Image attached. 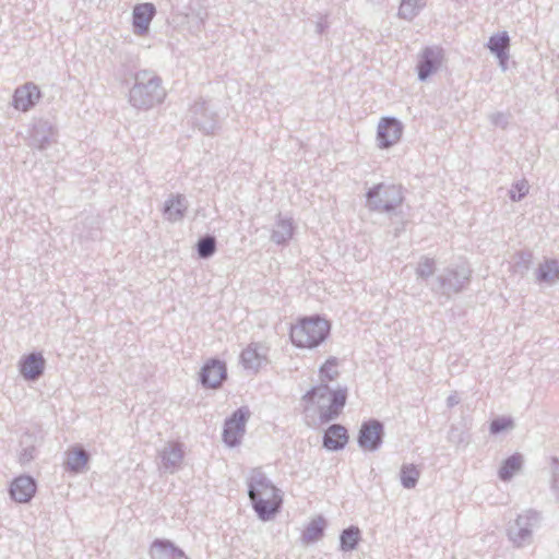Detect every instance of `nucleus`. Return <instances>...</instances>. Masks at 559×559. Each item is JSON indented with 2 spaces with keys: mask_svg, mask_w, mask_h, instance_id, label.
<instances>
[{
  "mask_svg": "<svg viewBox=\"0 0 559 559\" xmlns=\"http://www.w3.org/2000/svg\"><path fill=\"white\" fill-rule=\"evenodd\" d=\"M248 496L257 516L267 522L280 513L283 504L281 491L260 468H253L248 478Z\"/></svg>",
  "mask_w": 559,
  "mask_h": 559,
  "instance_id": "nucleus-1",
  "label": "nucleus"
},
{
  "mask_svg": "<svg viewBox=\"0 0 559 559\" xmlns=\"http://www.w3.org/2000/svg\"><path fill=\"white\" fill-rule=\"evenodd\" d=\"M165 96L162 79L154 72L141 70L134 74V84L129 93V103L132 107L147 110L160 104Z\"/></svg>",
  "mask_w": 559,
  "mask_h": 559,
  "instance_id": "nucleus-2",
  "label": "nucleus"
},
{
  "mask_svg": "<svg viewBox=\"0 0 559 559\" xmlns=\"http://www.w3.org/2000/svg\"><path fill=\"white\" fill-rule=\"evenodd\" d=\"M366 198L370 211L393 214L404 201L403 187L380 182L367 191Z\"/></svg>",
  "mask_w": 559,
  "mask_h": 559,
  "instance_id": "nucleus-3",
  "label": "nucleus"
},
{
  "mask_svg": "<svg viewBox=\"0 0 559 559\" xmlns=\"http://www.w3.org/2000/svg\"><path fill=\"white\" fill-rule=\"evenodd\" d=\"M317 408L321 423H330L338 418L347 401V388L334 390L328 384H317Z\"/></svg>",
  "mask_w": 559,
  "mask_h": 559,
  "instance_id": "nucleus-4",
  "label": "nucleus"
},
{
  "mask_svg": "<svg viewBox=\"0 0 559 559\" xmlns=\"http://www.w3.org/2000/svg\"><path fill=\"white\" fill-rule=\"evenodd\" d=\"M472 270L466 262L452 264L442 270L436 277L437 292L450 298L452 295L463 292L471 282Z\"/></svg>",
  "mask_w": 559,
  "mask_h": 559,
  "instance_id": "nucleus-5",
  "label": "nucleus"
},
{
  "mask_svg": "<svg viewBox=\"0 0 559 559\" xmlns=\"http://www.w3.org/2000/svg\"><path fill=\"white\" fill-rule=\"evenodd\" d=\"M540 512L528 509L519 514L514 523L508 528V537L518 548L531 544L533 531L539 526Z\"/></svg>",
  "mask_w": 559,
  "mask_h": 559,
  "instance_id": "nucleus-6",
  "label": "nucleus"
},
{
  "mask_svg": "<svg viewBox=\"0 0 559 559\" xmlns=\"http://www.w3.org/2000/svg\"><path fill=\"white\" fill-rule=\"evenodd\" d=\"M250 418V411L247 406L237 408L225 419L223 428V441L229 448L240 444L246 432V424Z\"/></svg>",
  "mask_w": 559,
  "mask_h": 559,
  "instance_id": "nucleus-7",
  "label": "nucleus"
},
{
  "mask_svg": "<svg viewBox=\"0 0 559 559\" xmlns=\"http://www.w3.org/2000/svg\"><path fill=\"white\" fill-rule=\"evenodd\" d=\"M190 119L194 127L205 134H213L219 127V119L214 107L206 100H197L190 108Z\"/></svg>",
  "mask_w": 559,
  "mask_h": 559,
  "instance_id": "nucleus-8",
  "label": "nucleus"
},
{
  "mask_svg": "<svg viewBox=\"0 0 559 559\" xmlns=\"http://www.w3.org/2000/svg\"><path fill=\"white\" fill-rule=\"evenodd\" d=\"M384 438V425L378 419H369L361 424L358 432V445L366 451L380 449Z\"/></svg>",
  "mask_w": 559,
  "mask_h": 559,
  "instance_id": "nucleus-9",
  "label": "nucleus"
},
{
  "mask_svg": "<svg viewBox=\"0 0 559 559\" xmlns=\"http://www.w3.org/2000/svg\"><path fill=\"white\" fill-rule=\"evenodd\" d=\"M443 60V49L439 46H428L420 53L417 72L419 81H426L436 73Z\"/></svg>",
  "mask_w": 559,
  "mask_h": 559,
  "instance_id": "nucleus-10",
  "label": "nucleus"
},
{
  "mask_svg": "<svg viewBox=\"0 0 559 559\" xmlns=\"http://www.w3.org/2000/svg\"><path fill=\"white\" fill-rule=\"evenodd\" d=\"M403 133V124L394 117L381 118L377 129V141L380 148H389L397 143Z\"/></svg>",
  "mask_w": 559,
  "mask_h": 559,
  "instance_id": "nucleus-11",
  "label": "nucleus"
},
{
  "mask_svg": "<svg viewBox=\"0 0 559 559\" xmlns=\"http://www.w3.org/2000/svg\"><path fill=\"white\" fill-rule=\"evenodd\" d=\"M226 378V365L217 358L207 360L200 371V382L204 388L216 389L222 385Z\"/></svg>",
  "mask_w": 559,
  "mask_h": 559,
  "instance_id": "nucleus-12",
  "label": "nucleus"
},
{
  "mask_svg": "<svg viewBox=\"0 0 559 559\" xmlns=\"http://www.w3.org/2000/svg\"><path fill=\"white\" fill-rule=\"evenodd\" d=\"M290 340L300 348L314 347V316L306 317L290 329Z\"/></svg>",
  "mask_w": 559,
  "mask_h": 559,
  "instance_id": "nucleus-13",
  "label": "nucleus"
},
{
  "mask_svg": "<svg viewBox=\"0 0 559 559\" xmlns=\"http://www.w3.org/2000/svg\"><path fill=\"white\" fill-rule=\"evenodd\" d=\"M45 365L46 360L43 354L33 352L20 359L19 370L26 381H37L44 374Z\"/></svg>",
  "mask_w": 559,
  "mask_h": 559,
  "instance_id": "nucleus-14",
  "label": "nucleus"
},
{
  "mask_svg": "<svg viewBox=\"0 0 559 559\" xmlns=\"http://www.w3.org/2000/svg\"><path fill=\"white\" fill-rule=\"evenodd\" d=\"M40 98V91L33 82L19 86L13 94L12 105L21 111H28Z\"/></svg>",
  "mask_w": 559,
  "mask_h": 559,
  "instance_id": "nucleus-15",
  "label": "nucleus"
},
{
  "mask_svg": "<svg viewBox=\"0 0 559 559\" xmlns=\"http://www.w3.org/2000/svg\"><path fill=\"white\" fill-rule=\"evenodd\" d=\"M55 141V130L51 123L46 120H38L34 123L29 133L28 145L33 148L44 151Z\"/></svg>",
  "mask_w": 559,
  "mask_h": 559,
  "instance_id": "nucleus-16",
  "label": "nucleus"
},
{
  "mask_svg": "<svg viewBox=\"0 0 559 559\" xmlns=\"http://www.w3.org/2000/svg\"><path fill=\"white\" fill-rule=\"evenodd\" d=\"M36 481L29 475L16 477L10 486L11 498L19 503L29 502L36 492Z\"/></svg>",
  "mask_w": 559,
  "mask_h": 559,
  "instance_id": "nucleus-17",
  "label": "nucleus"
},
{
  "mask_svg": "<svg viewBox=\"0 0 559 559\" xmlns=\"http://www.w3.org/2000/svg\"><path fill=\"white\" fill-rule=\"evenodd\" d=\"M156 14V8L151 2L136 4L132 13L133 31L136 35L147 34L150 24Z\"/></svg>",
  "mask_w": 559,
  "mask_h": 559,
  "instance_id": "nucleus-18",
  "label": "nucleus"
},
{
  "mask_svg": "<svg viewBox=\"0 0 559 559\" xmlns=\"http://www.w3.org/2000/svg\"><path fill=\"white\" fill-rule=\"evenodd\" d=\"M348 439L349 436L345 426L332 424L323 433L322 445L330 452H337L346 447Z\"/></svg>",
  "mask_w": 559,
  "mask_h": 559,
  "instance_id": "nucleus-19",
  "label": "nucleus"
},
{
  "mask_svg": "<svg viewBox=\"0 0 559 559\" xmlns=\"http://www.w3.org/2000/svg\"><path fill=\"white\" fill-rule=\"evenodd\" d=\"M189 202L185 194H170L163 206V215L170 223H177L183 219Z\"/></svg>",
  "mask_w": 559,
  "mask_h": 559,
  "instance_id": "nucleus-20",
  "label": "nucleus"
},
{
  "mask_svg": "<svg viewBox=\"0 0 559 559\" xmlns=\"http://www.w3.org/2000/svg\"><path fill=\"white\" fill-rule=\"evenodd\" d=\"M266 361V348L260 343L249 344L240 354V362L247 370L257 372Z\"/></svg>",
  "mask_w": 559,
  "mask_h": 559,
  "instance_id": "nucleus-21",
  "label": "nucleus"
},
{
  "mask_svg": "<svg viewBox=\"0 0 559 559\" xmlns=\"http://www.w3.org/2000/svg\"><path fill=\"white\" fill-rule=\"evenodd\" d=\"M487 47L490 52L493 53L499 60V66L501 67L502 71H506L510 48L509 34L506 31L493 34L490 36Z\"/></svg>",
  "mask_w": 559,
  "mask_h": 559,
  "instance_id": "nucleus-22",
  "label": "nucleus"
},
{
  "mask_svg": "<svg viewBox=\"0 0 559 559\" xmlns=\"http://www.w3.org/2000/svg\"><path fill=\"white\" fill-rule=\"evenodd\" d=\"M152 559H188L182 549L169 539H155L151 545Z\"/></svg>",
  "mask_w": 559,
  "mask_h": 559,
  "instance_id": "nucleus-23",
  "label": "nucleus"
},
{
  "mask_svg": "<svg viewBox=\"0 0 559 559\" xmlns=\"http://www.w3.org/2000/svg\"><path fill=\"white\" fill-rule=\"evenodd\" d=\"M162 466L165 471L174 473L183 459V450L180 443L169 442L160 451Z\"/></svg>",
  "mask_w": 559,
  "mask_h": 559,
  "instance_id": "nucleus-24",
  "label": "nucleus"
},
{
  "mask_svg": "<svg viewBox=\"0 0 559 559\" xmlns=\"http://www.w3.org/2000/svg\"><path fill=\"white\" fill-rule=\"evenodd\" d=\"M559 280V261L546 259L536 270V281L549 286L555 285Z\"/></svg>",
  "mask_w": 559,
  "mask_h": 559,
  "instance_id": "nucleus-25",
  "label": "nucleus"
},
{
  "mask_svg": "<svg viewBox=\"0 0 559 559\" xmlns=\"http://www.w3.org/2000/svg\"><path fill=\"white\" fill-rule=\"evenodd\" d=\"M524 460L521 453H514L502 461V464L498 471V477L502 481H509L512 477L518 474L522 466Z\"/></svg>",
  "mask_w": 559,
  "mask_h": 559,
  "instance_id": "nucleus-26",
  "label": "nucleus"
},
{
  "mask_svg": "<svg viewBox=\"0 0 559 559\" xmlns=\"http://www.w3.org/2000/svg\"><path fill=\"white\" fill-rule=\"evenodd\" d=\"M90 460V454L80 447L74 448L67 454L66 466L70 472L81 473Z\"/></svg>",
  "mask_w": 559,
  "mask_h": 559,
  "instance_id": "nucleus-27",
  "label": "nucleus"
},
{
  "mask_svg": "<svg viewBox=\"0 0 559 559\" xmlns=\"http://www.w3.org/2000/svg\"><path fill=\"white\" fill-rule=\"evenodd\" d=\"M340 359L331 356L329 357L319 368V380L320 384H328L330 381H334L340 376Z\"/></svg>",
  "mask_w": 559,
  "mask_h": 559,
  "instance_id": "nucleus-28",
  "label": "nucleus"
},
{
  "mask_svg": "<svg viewBox=\"0 0 559 559\" xmlns=\"http://www.w3.org/2000/svg\"><path fill=\"white\" fill-rule=\"evenodd\" d=\"M360 530L357 526H349L341 533L340 548L342 551H352L357 548L360 540Z\"/></svg>",
  "mask_w": 559,
  "mask_h": 559,
  "instance_id": "nucleus-29",
  "label": "nucleus"
},
{
  "mask_svg": "<svg viewBox=\"0 0 559 559\" xmlns=\"http://www.w3.org/2000/svg\"><path fill=\"white\" fill-rule=\"evenodd\" d=\"M293 236L292 219H278L271 235V240L276 245L285 243Z\"/></svg>",
  "mask_w": 559,
  "mask_h": 559,
  "instance_id": "nucleus-30",
  "label": "nucleus"
},
{
  "mask_svg": "<svg viewBox=\"0 0 559 559\" xmlns=\"http://www.w3.org/2000/svg\"><path fill=\"white\" fill-rule=\"evenodd\" d=\"M195 248L200 259H210L215 254L217 250V241L215 236L206 234L200 237Z\"/></svg>",
  "mask_w": 559,
  "mask_h": 559,
  "instance_id": "nucleus-31",
  "label": "nucleus"
},
{
  "mask_svg": "<svg viewBox=\"0 0 559 559\" xmlns=\"http://www.w3.org/2000/svg\"><path fill=\"white\" fill-rule=\"evenodd\" d=\"M299 405L305 416L306 424L312 427L314 424V385L306 391Z\"/></svg>",
  "mask_w": 559,
  "mask_h": 559,
  "instance_id": "nucleus-32",
  "label": "nucleus"
},
{
  "mask_svg": "<svg viewBox=\"0 0 559 559\" xmlns=\"http://www.w3.org/2000/svg\"><path fill=\"white\" fill-rule=\"evenodd\" d=\"M424 5L425 2L423 0H401L399 16L404 20L412 21L418 15Z\"/></svg>",
  "mask_w": 559,
  "mask_h": 559,
  "instance_id": "nucleus-33",
  "label": "nucleus"
},
{
  "mask_svg": "<svg viewBox=\"0 0 559 559\" xmlns=\"http://www.w3.org/2000/svg\"><path fill=\"white\" fill-rule=\"evenodd\" d=\"M420 471L414 464H404L401 468V484L406 489L416 487Z\"/></svg>",
  "mask_w": 559,
  "mask_h": 559,
  "instance_id": "nucleus-34",
  "label": "nucleus"
},
{
  "mask_svg": "<svg viewBox=\"0 0 559 559\" xmlns=\"http://www.w3.org/2000/svg\"><path fill=\"white\" fill-rule=\"evenodd\" d=\"M514 428V420L508 416H500L490 421L489 431L497 436L506 430Z\"/></svg>",
  "mask_w": 559,
  "mask_h": 559,
  "instance_id": "nucleus-35",
  "label": "nucleus"
},
{
  "mask_svg": "<svg viewBox=\"0 0 559 559\" xmlns=\"http://www.w3.org/2000/svg\"><path fill=\"white\" fill-rule=\"evenodd\" d=\"M550 471H551L550 489L555 496L556 501L559 503V457H557V456L550 457Z\"/></svg>",
  "mask_w": 559,
  "mask_h": 559,
  "instance_id": "nucleus-36",
  "label": "nucleus"
},
{
  "mask_svg": "<svg viewBox=\"0 0 559 559\" xmlns=\"http://www.w3.org/2000/svg\"><path fill=\"white\" fill-rule=\"evenodd\" d=\"M435 269L436 262L432 258L421 257L416 269V274L418 277L426 280L433 274Z\"/></svg>",
  "mask_w": 559,
  "mask_h": 559,
  "instance_id": "nucleus-37",
  "label": "nucleus"
},
{
  "mask_svg": "<svg viewBox=\"0 0 559 559\" xmlns=\"http://www.w3.org/2000/svg\"><path fill=\"white\" fill-rule=\"evenodd\" d=\"M530 190L527 180L522 179L514 182L509 190V197L513 202L521 201Z\"/></svg>",
  "mask_w": 559,
  "mask_h": 559,
  "instance_id": "nucleus-38",
  "label": "nucleus"
},
{
  "mask_svg": "<svg viewBox=\"0 0 559 559\" xmlns=\"http://www.w3.org/2000/svg\"><path fill=\"white\" fill-rule=\"evenodd\" d=\"M331 322L317 314V347L321 345L330 335Z\"/></svg>",
  "mask_w": 559,
  "mask_h": 559,
  "instance_id": "nucleus-39",
  "label": "nucleus"
},
{
  "mask_svg": "<svg viewBox=\"0 0 559 559\" xmlns=\"http://www.w3.org/2000/svg\"><path fill=\"white\" fill-rule=\"evenodd\" d=\"M301 540L304 544L307 545L314 542V519L310 520V522L308 523L302 534Z\"/></svg>",
  "mask_w": 559,
  "mask_h": 559,
  "instance_id": "nucleus-40",
  "label": "nucleus"
},
{
  "mask_svg": "<svg viewBox=\"0 0 559 559\" xmlns=\"http://www.w3.org/2000/svg\"><path fill=\"white\" fill-rule=\"evenodd\" d=\"M449 440L455 444L467 443L465 435L463 431H460L457 428L452 427L449 432Z\"/></svg>",
  "mask_w": 559,
  "mask_h": 559,
  "instance_id": "nucleus-41",
  "label": "nucleus"
},
{
  "mask_svg": "<svg viewBox=\"0 0 559 559\" xmlns=\"http://www.w3.org/2000/svg\"><path fill=\"white\" fill-rule=\"evenodd\" d=\"M492 124L506 128L509 123V117L503 112H495L490 116Z\"/></svg>",
  "mask_w": 559,
  "mask_h": 559,
  "instance_id": "nucleus-42",
  "label": "nucleus"
},
{
  "mask_svg": "<svg viewBox=\"0 0 559 559\" xmlns=\"http://www.w3.org/2000/svg\"><path fill=\"white\" fill-rule=\"evenodd\" d=\"M35 451L33 445L24 448L20 453V462L23 464L31 462L34 459Z\"/></svg>",
  "mask_w": 559,
  "mask_h": 559,
  "instance_id": "nucleus-43",
  "label": "nucleus"
},
{
  "mask_svg": "<svg viewBox=\"0 0 559 559\" xmlns=\"http://www.w3.org/2000/svg\"><path fill=\"white\" fill-rule=\"evenodd\" d=\"M460 403V397L456 392L451 393L447 399V406L452 408Z\"/></svg>",
  "mask_w": 559,
  "mask_h": 559,
  "instance_id": "nucleus-44",
  "label": "nucleus"
},
{
  "mask_svg": "<svg viewBox=\"0 0 559 559\" xmlns=\"http://www.w3.org/2000/svg\"><path fill=\"white\" fill-rule=\"evenodd\" d=\"M325 520L321 515H317V539L323 534Z\"/></svg>",
  "mask_w": 559,
  "mask_h": 559,
  "instance_id": "nucleus-45",
  "label": "nucleus"
},
{
  "mask_svg": "<svg viewBox=\"0 0 559 559\" xmlns=\"http://www.w3.org/2000/svg\"><path fill=\"white\" fill-rule=\"evenodd\" d=\"M316 27H317V32L323 31L322 24L320 22H317Z\"/></svg>",
  "mask_w": 559,
  "mask_h": 559,
  "instance_id": "nucleus-46",
  "label": "nucleus"
}]
</instances>
